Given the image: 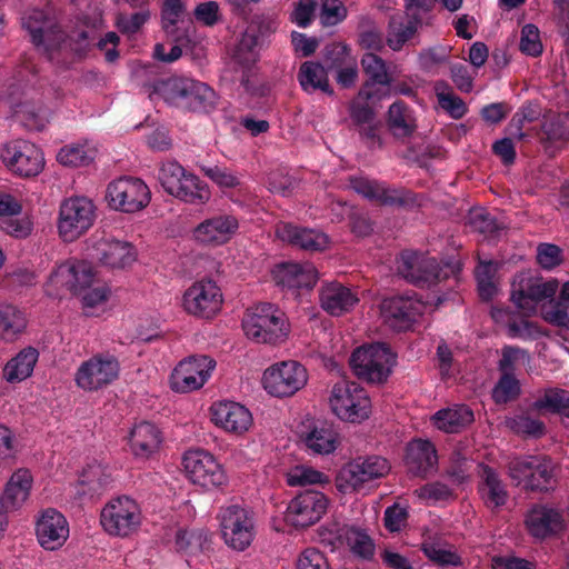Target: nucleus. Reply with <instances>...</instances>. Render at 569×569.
<instances>
[{"mask_svg": "<svg viewBox=\"0 0 569 569\" xmlns=\"http://www.w3.org/2000/svg\"><path fill=\"white\" fill-rule=\"evenodd\" d=\"M21 26L28 32L34 48L53 66L69 69L83 60L90 48L89 32L81 30L68 34L57 18L41 9L23 13Z\"/></svg>", "mask_w": 569, "mask_h": 569, "instance_id": "f257e3e1", "label": "nucleus"}, {"mask_svg": "<svg viewBox=\"0 0 569 569\" xmlns=\"http://www.w3.org/2000/svg\"><path fill=\"white\" fill-rule=\"evenodd\" d=\"M21 26L28 32L34 48L53 66L69 69L83 60L90 48L89 32L81 30L68 34L57 18L41 9L23 13Z\"/></svg>", "mask_w": 569, "mask_h": 569, "instance_id": "f03ea898", "label": "nucleus"}, {"mask_svg": "<svg viewBox=\"0 0 569 569\" xmlns=\"http://www.w3.org/2000/svg\"><path fill=\"white\" fill-rule=\"evenodd\" d=\"M242 329L250 340L276 346L288 339L290 323L278 306L261 302L247 310L242 319Z\"/></svg>", "mask_w": 569, "mask_h": 569, "instance_id": "7ed1b4c3", "label": "nucleus"}, {"mask_svg": "<svg viewBox=\"0 0 569 569\" xmlns=\"http://www.w3.org/2000/svg\"><path fill=\"white\" fill-rule=\"evenodd\" d=\"M460 271L461 266L458 261L440 264L432 257L410 250L402 251L398 259V273L420 288H431L450 278L456 281Z\"/></svg>", "mask_w": 569, "mask_h": 569, "instance_id": "20e7f679", "label": "nucleus"}, {"mask_svg": "<svg viewBox=\"0 0 569 569\" xmlns=\"http://www.w3.org/2000/svg\"><path fill=\"white\" fill-rule=\"evenodd\" d=\"M509 477L526 491L548 492L553 490L556 463L543 455L515 457L507 463Z\"/></svg>", "mask_w": 569, "mask_h": 569, "instance_id": "39448f33", "label": "nucleus"}, {"mask_svg": "<svg viewBox=\"0 0 569 569\" xmlns=\"http://www.w3.org/2000/svg\"><path fill=\"white\" fill-rule=\"evenodd\" d=\"M158 179L166 192L183 202L204 204L211 197L209 186L198 176L187 172L177 161L163 162Z\"/></svg>", "mask_w": 569, "mask_h": 569, "instance_id": "423d86ee", "label": "nucleus"}, {"mask_svg": "<svg viewBox=\"0 0 569 569\" xmlns=\"http://www.w3.org/2000/svg\"><path fill=\"white\" fill-rule=\"evenodd\" d=\"M397 363V355L383 342L357 348L350 357L353 373L369 383H383Z\"/></svg>", "mask_w": 569, "mask_h": 569, "instance_id": "0eeeda50", "label": "nucleus"}, {"mask_svg": "<svg viewBox=\"0 0 569 569\" xmlns=\"http://www.w3.org/2000/svg\"><path fill=\"white\" fill-rule=\"evenodd\" d=\"M329 403L341 420L361 422L369 418L371 401L367 391L355 381L342 380L333 385Z\"/></svg>", "mask_w": 569, "mask_h": 569, "instance_id": "6e6552de", "label": "nucleus"}, {"mask_svg": "<svg viewBox=\"0 0 569 569\" xmlns=\"http://www.w3.org/2000/svg\"><path fill=\"white\" fill-rule=\"evenodd\" d=\"M222 538L226 545L234 550L247 549L254 536L253 512L239 505L221 508L219 512Z\"/></svg>", "mask_w": 569, "mask_h": 569, "instance_id": "1a4fd4ad", "label": "nucleus"}, {"mask_svg": "<svg viewBox=\"0 0 569 569\" xmlns=\"http://www.w3.org/2000/svg\"><path fill=\"white\" fill-rule=\"evenodd\" d=\"M106 199L110 208L133 213L149 204L151 192L140 178L124 176L108 184Z\"/></svg>", "mask_w": 569, "mask_h": 569, "instance_id": "9d476101", "label": "nucleus"}, {"mask_svg": "<svg viewBox=\"0 0 569 569\" xmlns=\"http://www.w3.org/2000/svg\"><path fill=\"white\" fill-rule=\"evenodd\" d=\"M141 512L138 503L128 496L109 500L100 513V523L106 532L127 537L140 525Z\"/></svg>", "mask_w": 569, "mask_h": 569, "instance_id": "9b49d317", "label": "nucleus"}, {"mask_svg": "<svg viewBox=\"0 0 569 569\" xmlns=\"http://www.w3.org/2000/svg\"><path fill=\"white\" fill-rule=\"evenodd\" d=\"M307 381V369L293 360L269 367L262 377L264 390L278 398L293 396L306 386Z\"/></svg>", "mask_w": 569, "mask_h": 569, "instance_id": "f8f14e48", "label": "nucleus"}, {"mask_svg": "<svg viewBox=\"0 0 569 569\" xmlns=\"http://www.w3.org/2000/svg\"><path fill=\"white\" fill-rule=\"evenodd\" d=\"M94 204L86 197L64 200L60 206L58 230L64 241H73L93 223Z\"/></svg>", "mask_w": 569, "mask_h": 569, "instance_id": "ddd939ff", "label": "nucleus"}, {"mask_svg": "<svg viewBox=\"0 0 569 569\" xmlns=\"http://www.w3.org/2000/svg\"><path fill=\"white\" fill-rule=\"evenodd\" d=\"M348 186L358 194L382 206L412 207L416 204V193L405 188H390L385 182L362 176H350Z\"/></svg>", "mask_w": 569, "mask_h": 569, "instance_id": "4468645a", "label": "nucleus"}, {"mask_svg": "<svg viewBox=\"0 0 569 569\" xmlns=\"http://www.w3.org/2000/svg\"><path fill=\"white\" fill-rule=\"evenodd\" d=\"M390 466L379 456L359 457L348 462L338 473V488L343 491L359 490L365 483L381 478L389 472Z\"/></svg>", "mask_w": 569, "mask_h": 569, "instance_id": "2eb2a0df", "label": "nucleus"}, {"mask_svg": "<svg viewBox=\"0 0 569 569\" xmlns=\"http://www.w3.org/2000/svg\"><path fill=\"white\" fill-rule=\"evenodd\" d=\"M182 465L188 478L206 489L218 488L226 480V472L222 466L210 452L196 449L184 453Z\"/></svg>", "mask_w": 569, "mask_h": 569, "instance_id": "dca6fc26", "label": "nucleus"}, {"mask_svg": "<svg viewBox=\"0 0 569 569\" xmlns=\"http://www.w3.org/2000/svg\"><path fill=\"white\" fill-rule=\"evenodd\" d=\"M216 361L208 356H191L183 359L170 376V386L177 392H191L200 389L210 378Z\"/></svg>", "mask_w": 569, "mask_h": 569, "instance_id": "f3484780", "label": "nucleus"}, {"mask_svg": "<svg viewBox=\"0 0 569 569\" xmlns=\"http://www.w3.org/2000/svg\"><path fill=\"white\" fill-rule=\"evenodd\" d=\"M120 371L118 359L111 355H96L77 370L76 382L86 391H94L113 382Z\"/></svg>", "mask_w": 569, "mask_h": 569, "instance_id": "a211bd4d", "label": "nucleus"}, {"mask_svg": "<svg viewBox=\"0 0 569 569\" xmlns=\"http://www.w3.org/2000/svg\"><path fill=\"white\" fill-rule=\"evenodd\" d=\"M1 157L13 173L24 178L38 176L44 166L42 151L27 140H14L8 143Z\"/></svg>", "mask_w": 569, "mask_h": 569, "instance_id": "6ab92c4d", "label": "nucleus"}, {"mask_svg": "<svg viewBox=\"0 0 569 569\" xmlns=\"http://www.w3.org/2000/svg\"><path fill=\"white\" fill-rule=\"evenodd\" d=\"M222 292L212 280L194 282L183 296L186 311L199 318L210 319L221 309Z\"/></svg>", "mask_w": 569, "mask_h": 569, "instance_id": "aec40b11", "label": "nucleus"}, {"mask_svg": "<svg viewBox=\"0 0 569 569\" xmlns=\"http://www.w3.org/2000/svg\"><path fill=\"white\" fill-rule=\"evenodd\" d=\"M525 525L529 535L538 540L557 538L567 528L562 510L542 503H537L528 510Z\"/></svg>", "mask_w": 569, "mask_h": 569, "instance_id": "412c9836", "label": "nucleus"}, {"mask_svg": "<svg viewBox=\"0 0 569 569\" xmlns=\"http://www.w3.org/2000/svg\"><path fill=\"white\" fill-rule=\"evenodd\" d=\"M426 306L419 299L410 296H395L383 299L381 315L385 322L395 330L410 329L423 315Z\"/></svg>", "mask_w": 569, "mask_h": 569, "instance_id": "4be33fe9", "label": "nucleus"}, {"mask_svg": "<svg viewBox=\"0 0 569 569\" xmlns=\"http://www.w3.org/2000/svg\"><path fill=\"white\" fill-rule=\"evenodd\" d=\"M327 508L328 498L322 492L306 490L290 501L287 518L292 526L306 528L319 521Z\"/></svg>", "mask_w": 569, "mask_h": 569, "instance_id": "5701e85b", "label": "nucleus"}, {"mask_svg": "<svg viewBox=\"0 0 569 569\" xmlns=\"http://www.w3.org/2000/svg\"><path fill=\"white\" fill-rule=\"evenodd\" d=\"M361 67L367 79L358 92V98L380 100L386 97L392 82V76L389 73L385 60L375 53H365L361 58Z\"/></svg>", "mask_w": 569, "mask_h": 569, "instance_id": "b1692460", "label": "nucleus"}, {"mask_svg": "<svg viewBox=\"0 0 569 569\" xmlns=\"http://www.w3.org/2000/svg\"><path fill=\"white\" fill-rule=\"evenodd\" d=\"M558 291L556 279L543 280L542 278H521L518 286L513 283L511 300L523 311H532L536 306Z\"/></svg>", "mask_w": 569, "mask_h": 569, "instance_id": "393cba45", "label": "nucleus"}, {"mask_svg": "<svg viewBox=\"0 0 569 569\" xmlns=\"http://www.w3.org/2000/svg\"><path fill=\"white\" fill-rule=\"evenodd\" d=\"M37 539L46 550L60 549L69 537V523L66 517L53 508L42 511L36 522Z\"/></svg>", "mask_w": 569, "mask_h": 569, "instance_id": "a878e982", "label": "nucleus"}, {"mask_svg": "<svg viewBox=\"0 0 569 569\" xmlns=\"http://www.w3.org/2000/svg\"><path fill=\"white\" fill-rule=\"evenodd\" d=\"M94 279L92 266L87 261L69 260L57 267L50 274V282L78 295L89 288Z\"/></svg>", "mask_w": 569, "mask_h": 569, "instance_id": "bb28decb", "label": "nucleus"}, {"mask_svg": "<svg viewBox=\"0 0 569 569\" xmlns=\"http://www.w3.org/2000/svg\"><path fill=\"white\" fill-rule=\"evenodd\" d=\"M274 232L281 241L309 252L323 251L329 246V237L325 232L290 222H278Z\"/></svg>", "mask_w": 569, "mask_h": 569, "instance_id": "cd10ccee", "label": "nucleus"}, {"mask_svg": "<svg viewBox=\"0 0 569 569\" xmlns=\"http://www.w3.org/2000/svg\"><path fill=\"white\" fill-rule=\"evenodd\" d=\"M239 228L238 219L221 213L200 222L192 231L193 239L202 244L221 246L227 243Z\"/></svg>", "mask_w": 569, "mask_h": 569, "instance_id": "c85d7f7f", "label": "nucleus"}, {"mask_svg": "<svg viewBox=\"0 0 569 569\" xmlns=\"http://www.w3.org/2000/svg\"><path fill=\"white\" fill-rule=\"evenodd\" d=\"M88 256L109 268H124L136 260L131 243L104 238L92 243Z\"/></svg>", "mask_w": 569, "mask_h": 569, "instance_id": "c756f323", "label": "nucleus"}, {"mask_svg": "<svg viewBox=\"0 0 569 569\" xmlns=\"http://www.w3.org/2000/svg\"><path fill=\"white\" fill-rule=\"evenodd\" d=\"M478 476L477 491L483 505L490 510L502 508L508 501L509 492L499 472L489 465L479 463Z\"/></svg>", "mask_w": 569, "mask_h": 569, "instance_id": "7c9ffc66", "label": "nucleus"}, {"mask_svg": "<svg viewBox=\"0 0 569 569\" xmlns=\"http://www.w3.org/2000/svg\"><path fill=\"white\" fill-rule=\"evenodd\" d=\"M212 422L227 432L241 435L252 423L250 411L233 401L213 403L210 408Z\"/></svg>", "mask_w": 569, "mask_h": 569, "instance_id": "2f4dec72", "label": "nucleus"}, {"mask_svg": "<svg viewBox=\"0 0 569 569\" xmlns=\"http://www.w3.org/2000/svg\"><path fill=\"white\" fill-rule=\"evenodd\" d=\"M329 533L332 536L329 543L333 549L347 546L353 555L362 559L372 558L375 543L365 529L349 525H336Z\"/></svg>", "mask_w": 569, "mask_h": 569, "instance_id": "473e14b6", "label": "nucleus"}, {"mask_svg": "<svg viewBox=\"0 0 569 569\" xmlns=\"http://www.w3.org/2000/svg\"><path fill=\"white\" fill-rule=\"evenodd\" d=\"M405 462L409 473L426 478L437 470V450L429 440H412L407 445Z\"/></svg>", "mask_w": 569, "mask_h": 569, "instance_id": "72a5a7b5", "label": "nucleus"}, {"mask_svg": "<svg viewBox=\"0 0 569 569\" xmlns=\"http://www.w3.org/2000/svg\"><path fill=\"white\" fill-rule=\"evenodd\" d=\"M162 442L160 429L152 422L136 423L129 432L128 445L131 453L139 459H149Z\"/></svg>", "mask_w": 569, "mask_h": 569, "instance_id": "f704fd0d", "label": "nucleus"}, {"mask_svg": "<svg viewBox=\"0 0 569 569\" xmlns=\"http://www.w3.org/2000/svg\"><path fill=\"white\" fill-rule=\"evenodd\" d=\"M274 279L289 289H311L318 281V271L312 263L283 262L277 266Z\"/></svg>", "mask_w": 569, "mask_h": 569, "instance_id": "c9c22d12", "label": "nucleus"}, {"mask_svg": "<svg viewBox=\"0 0 569 569\" xmlns=\"http://www.w3.org/2000/svg\"><path fill=\"white\" fill-rule=\"evenodd\" d=\"M319 301L321 308L327 313L339 317L351 311L359 302V299L348 287L339 282H329L321 287Z\"/></svg>", "mask_w": 569, "mask_h": 569, "instance_id": "e433bc0d", "label": "nucleus"}, {"mask_svg": "<svg viewBox=\"0 0 569 569\" xmlns=\"http://www.w3.org/2000/svg\"><path fill=\"white\" fill-rule=\"evenodd\" d=\"M297 80L301 89L308 94L316 92L330 97L335 94L329 82L328 70L320 62L311 60L302 62L297 73Z\"/></svg>", "mask_w": 569, "mask_h": 569, "instance_id": "4c0bfd02", "label": "nucleus"}, {"mask_svg": "<svg viewBox=\"0 0 569 569\" xmlns=\"http://www.w3.org/2000/svg\"><path fill=\"white\" fill-rule=\"evenodd\" d=\"M32 485V477L29 470L19 469L12 473L6 485L0 502L3 508L16 510L28 499Z\"/></svg>", "mask_w": 569, "mask_h": 569, "instance_id": "58836bf2", "label": "nucleus"}, {"mask_svg": "<svg viewBox=\"0 0 569 569\" xmlns=\"http://www.w3.org/2000/svg\"><path fill=\"white\" fill-rule=\"evenodd\" d=\"M303 445L317 455H329L337 446L335 430L325 422L315 423L308 430L300 433Z\"/></svg>", "mask_w": 569, "mask_h": 569, "instance_id": "ea45409f", "label": "nucleus"}, {"mask_svg": "<svg viewBox=\"0 0 569 569\" xmlns=\"http://www.w3.org/2000/svg\"><path fill=\"white\" fill-rule=\"evenodd\" d=\"M432 419L439 430L457 433L469 426L475 420V416L467 405H458L437 411Z\"/></svg>", "mask_w": 569, "mask_h": 569, "instance_id": "a19ab883", "label": "nucleus"}, {"mask_svg": "<svg viewBox=\"0 0 569 569\" xmlns=\"http://www.w3.org/2000/svg\"><path fill=\"white\" fill-rule=\"evenodd\" d=\"M190 86H192L191 78L173 76L158 80L154 83V92L169 104L184 109Z\"/></svg>", "mask_w": 569, "mask_h": 569, "instance_id": "79ce46f5", "label": "nucleus"}, {"mask_svg": "<svg viewBox=\"0 0 569 569\" xmlns=\"http://www.w3.org/2000/svg\"><path fill=\"white\" fill-rule=\"evenodd\" d=\"M39 352L32 347L22 349L10 359L3 368V377L8 382H20L31 376L38 361Z\"/></svg>", "mask_w": 569, "mask_h": 569, "instance_id": "37998d69", "label": "nucleus"}, {"mask_svg": "<svg viewBox=\"0 0 569 569\" xmlns=\"http://www.w3.org/2000/svg\"><path fill=\"white\" fill-rule=\"evenodd\" d=\"M174 546L178 552L186 556L204 553L211 548V539L203 529H179L176 533Z\"/></svg>", "mask_w": 569, "mask_h": 569, "instance_id": "c03bdc74", "label": "nucleus"}, {"mask_svg": "<svg viewBox=\"0 0 569 569\" xmlns=\"http://www.w3.org/2000/svg\"><path fill=\"white\" fill-rule=\"evenodd\" d=\"M388 127L396 138L410 137L417 128L412 110L406 102L398 100L388 110Z\"/></svg>", "mask_w": 569, "mask_h": 569, "instance_id": "a18cd8bd", "label": "nucleus"}, {"mask_svg": "<svg viewBox=\"0 0 569 569\" xmlns=\"http://www.w3.org/2000/svg\"><path fill=\"white\" fill-rule=\"evenodd\" d=\"M542 318L550 325L560 328H569V281L565 282L557 298H550L542 306Z\"/></svg>", "mask_w": 569, "mask_h": 569, "instance_id": "49530a36", "label": "nucleus"}, {"mask_svg": "<svg viewBox=\"0 0 569 569\" xmlns=\"http://www.w3.org/2000/svg\"><path fill=\"white\" fill-rule=\"evenodd\" d=\"M186 13V6L182 0H164L161 7V24L168 38L174 42H182L186 39L184 32L178 27Z\"/></svg>", "mask_w": 569, "mask_h": 569, "instance_id": "de8ad7c7", "label": "nucleus"}, {"mask_svg": "<svg viewBox=\"0 0 569 569\" xmlns=\"http://www.w3.org/2000/svg\"><path fill=\"white\" fill-rule=\"evenodd\" d=\"M184 110L193 112H210L216 108L217 94L204 82L192 79V86L188 90Z\"/></svg>", "mask_w": 569, "mask_h": 569, "instance_id": "09e8293b", "label": "nucleus"}, {"mask_svg": "<svg viewBox=\"0 0 569 569\" xmlns=\"http://www.w3.org/2000/svg\"><path fill=\"white\" fill-rule=\"evenodd\" d=\"M97 156V149L88 143H71L60 149L57 160L69 167L88 166Z\"/></svg>", "mask_w": 569, "mask_h": 569, "instance_id": "8fccbe9b", "label": "nucleus"}, {"mask_svg": "<svg viewBox=\"0 0 569 569\" xmlns=\"http://www.w3.org/2000/svg\"><path fill=\"white\" fill-rule=\"evenodd\" d=\"M533 407L569 419V391L561 388H548L541 397L535 400Z\"/></svg>", "mask_w": 569, "mask_h": 569, "instance_id": "3c124183", "label": "nucleus"}, {"mask_svg": "<svg viewBox=\"0 0 569 569\" xmlns=\"http://www.w3.org/2000/svg\"><path fill=\"white\" fill-rule=\"evenodd\" d=\"M420 24L421 17L417 13H412L406 23L391 21L387 37L388 46L395 51L400 50L416 34Z\"/></svg>", "mask_w": 569, "mask_h": 569, "instance_id": "603ef678", "label": "nucleus"}, {"mask_svg": "<svg viewBox=\"0 0 569 569\" xmlns=\"http://www.w3.org/2000/svg\"><path fill=\"white\" fill-rule=\"evenodd\" d=\"M26 328L23 313L12 305L0 306V338L13 340Z\"/></svg>", "mask_w": 569, "mask_h": 569, "instance_id": "864d4df0", "label": "nucleus"}, {"mask_svg": "<svg viewBox=\"0 0 569 569\" xmlns=\"http://www.w3.org/2000/svg\"><path fill=\"white\" fill-rule=\"evenodd\" d=\"M14 116L28 130L41 131L48 122L49 110L41 104L24 102L17 106Z\"/></svg>", "mask_w": 569, "mask_h": 569, "instance_id": "5fc2aeb1", "label": "nucleus"}, {"mask_svg": "<svg viewBox=\"0 0 569 569\" xmlns=\"http://www.w3.org/2000/svg\"><path fill=\"white\" fill-rule=\"evenodd\" d=\"M540 141L547 143L569 141V112L559 113L541 127Z\"/></svg>", "mask_w": 569, "mask_h": 569, "instance_id": "6e6d98bb", "label": "nucleus"}, {"mask_svg": "<svg viewBox=\"0 0 569 569\" xmlns=\"http://www.w3.org/2000/svg\"><path fill=\"white\" fill-rule=\"evenodd\" d=\"M449 84L446 81H437L435 83V91L440 107L446 110L453 119H461L468 111L465 101L449 90Z\"/></svg>", "mask_w": 569, "mask_h": 569, "instance_id": "4d7b16f0", "label": "nucleus"}, {"mask_svg": "<svg viewBox=\"0 0 569 569\" xmlns=\"http://www.w3.org/2000/svg\"><path fill=\"white\" fill-rule=\"evenodd\" d=\"M520 392V382L516 376L500 372V378L492 389V399L497 405H506L516 400Z\"/></svg>", "mask_w": 569, "mask_h": 569, "instance_id": "13d9d810", "label": "nucleus"}, {"mask_svg": "<svg viewBox=\"0 0 569 569\" xmlns=\"http://www.w3.org/2000/svg\"><path fill=\"white\" fill-rule=\"evenodd\" d=\"M468 223L473 231L483 234L487 239L497 238L501 230V224L497 219L483 209L471 210Z\"/></svg>", "mask_w": 569, "mask_h": 569, "instance_id": "bf43d9fd", "label": "nucleus"}, {"mask_svg": "<svg viewBox=\"0 0 569 569\" xmlns=\"http://www.w3.org/2000/svg\"><path fill=\"white\" fill-rule=\"evenodd\" d=\"M421 550L425 556L439 567H458L462 565L460 556L452 551L440 547L436 542H423Z\"/></svg>", "mask_w": 569, "mask_h": 569, "instance_id": "052dcab7", "label": "nucleus"}, {"mask_svg": "<svg viewBox=\"0 0 569 569\" xmlns=\"http://www.w3.org/2000/svg\"><path fill=\"white\" fill-rule=\"evenodd\" d=\"M322 54L326 64L325 68L328 71H335L355 59L351 56L349 47L341 42L327 44L323 48Z\"/></svg>", "mask_w": 569, "mask_h": 569, "instance_id": "680f3d73", "label": "nucleus"}, {"mask_svg": "<svg viewBox=\"0 0 569 569\" xmlns=\"http://www.w3.org/2000/svg\"><path fill=\"white\" fill-rule=\"evenodd\" d=\"M286 481L290 487L328 483V477L312 468L297 466L286 473Z\"/></svg>", "mask_w": 569, "mask_h": 569, "instance_id": "e2e57ef3", "label": "nucleus"}, {"mask_svg": "<svg viewBox=\"0 0 569 569\" xmlns=\"http://www.w3.org/2000/svg\"><path fill=\"white\" fill-rule=\"evenodd\" d=\"M509 428L518 433L533 438H540L546 432L545 423L527 415L516 416L508 420Z\"/></svg>", "mask_w": 569, "mask_h": 569, "instance_id": "0e129e2a", "label": "nucleus"}, {"mask_svg": "<svg viewBox=\"0 0 569 569\" xmlns=\"http://www.w3.org/2000/svg\"><path fill=\"white\" fill-rule=\"evenodd\" d=\"M530 356L527 350L517 346H505L501 349V358L498 362L500 372L515 375L518 363L529 361Z\"/></svg>", "mask_w": 569, "mask_h": 569, "instance_id": "69168bd1", "label": "nucleus"}, {"mask_svg": "<svg viewBox=\"0 0 569 569\" xmlns=\"http://www.w3.org/2000/svg\"><path fill=\"white\" fill-rule=\"evenodd\" d=\"M348 16V10L341 0H322L320 21L325 27L337 26Z\"/></svg>", "mask_w": 569, "mask_h": 569, "instance_id": "338daca9", "label": "nucleus"}, {"mask_svg": "<svg viewBox=\"0 0 569 569\" xmlns=\"http://www.w3.org/2000/svg\"><path fill=\"white\" fill-rule=\"evenodd\" d=\"M319 0H297L293 2V10L290 13V21L299 28H307L315 19Z\"/></svg>", "mask_w": 569, "mask_h": 569, "instance_id": "774afa93", "label": "nucleus"}]
</instances>
